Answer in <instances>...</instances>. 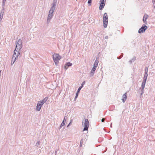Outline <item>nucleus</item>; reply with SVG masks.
Returning a JSON list of instances; mask_svg holds the SVG:
<instances>
[{
	"instance_id": "1",
	"label": "nucleus",
	"mask_w": 155,
	"mask_h": 155,
	"mask_svg": "<svg viewBox=\"0 0 155 155\" xmlns=\"http://www.w3.org/2000/svg\"><path fill=\"white\" fill-rule=\"evenodd\" d=\"M147 78V77L144 76L143 78V80L142 83L141 88H140V90L141 91V95H142L143 93V90L145 87Z\"/></svg>"
},
{
	"instance_id": "2",
	"label": "nucleus",
	"mask_w": 155,
	"mask_h": 155,
	"mask_svg": "<svg viewBox=\"0 0 155 155\" xmlns=\"http://www.w3.org/2000/svg\"><path fill=\"white\" fill-rule=\"evenodd\" d=\"M98 62V60H97V59H96L94 64V66L93 68H92V69L90 72V74L91 76H93L94 73V72L96 69L97 67V66Z\"/></svg>"
},
{
	"instance_id": "3",
	"label": "nucleus",
	"mask_w": 155,
	"mask_h": 155,
	"mask_svg": "<svg viewBox=\"0 0 155 155\" xmlns=\"http://www.w3.org/2000/svg\"><path fill=\"white\" fill-rule=\"evenodd\" d=\"M53 58L55 64L57 65L59 61L61 58V57L58 54H56L53 55Z\"/></svg>"
},
{
	"instance_id": "4",
	"label": "nucleus",
	"mask_w": 155,
	"mask_h": 155,
	"mask_svg": "<svg viewBox=\"0 0 155 155\" xmlns=\"http://www.w3.org/2000/svg\"><path fill=\"white\" fill-rule=\"evenodd\" d=\"M103 21L104 26V28H106L108 23V16L106 13H104L103 17Z\"/></svg>"
},
{
	"instance_id": "5",
	"label": "nucleus",
	"mask_w": 155,
	"mask_h": 155,
	"mask_svg": "<svg viewBox=\"0 0 155 155\" xmlns=\"http://www.w3.org/2000/svg\"><path fill=\"white\" fill-rule=\"evenodd\" d=\"M16 48L18 50V49H20L22 47V40L20 39L18 40L17 42H16Z\"/></svg>"
},
{
	"instance_id": "6",
	"label": "nucleus",
	"mask_w": 155,
	"mask_h": 155,
	"mask_svg": "<svg viewBox=\"0 0 155 155\" xmlns=\"http://www.w3.org/2000/svg\"><path fill=\"white\" fill-rule=\"evenodd\" d=\"M89 126V122L87 119H85V120L84 126V127L83 131L87 130Z\"/></svg>"
},
{
	"instance_id": "7",
	"label": "nucleus",
	"mask_w": 155,
	"mask_h": 155,
	"mask_svg": "<svg viewBox=\"0 0 155 155\" xmlns=\"http://www.w3.org/2000/svg\"><path fill=\"white\" fill-rule=\"evenodd\" d=\"M147 27L145 25H143L142 27L140 28L138 31L139 33H143L147 29Z\"/></svg>"
},
{
	"instance_id": "8",
	"label": "nucleus",
	"mask_w": 155,
	"mask_h": 155,
	"mask_svg": "<svg viewBox=\"0 0 155 155\" xmlns=\"http://www.w3.org/2000/svg\"><path fill=\"white\" fill-rule=\"evenodd\" d=\"M85 84V81H83L80 87L78 89V90L77 92V93L76 94V96L75 97V99H76L77 97H78V94L79 93L81 89L83 87V85Z\"/></svg>"
},
{
	"instance_id": "9",
	"label": "nucleus",
	"mask_w": 155,
	"mask_h": 155,
	"mask_svg": "<svg viewBox=\"0 0 155 155\" xmlns=\"http://www.w3.org/2000/svg\"><path fill=\"white\" fill-rule=\"evenodd\" d=\"M105 1L106 0H102L101 1L99 8L100 10H101L104 8L105 5Z\"/></svg>"
},
{
	"instance_id": "10",
	"label": "nucleus",
	"mask_w": 155,
	"mask_h": 155,
	"mask_svg": "<svg viewBox=\"0 0 155 155\" xmlns=\"http://www.w3.org/2000/svg\"><path fill=\"white\" fill-rule=\"evenodd\" d=\"M52 6L51 7L49 11V13H53L54 10L55 8L56 5L54 4H51Z\"/></svg>"
},
{
	"instance_id": "11",
	"label": "nucleus",
	"mask_w": 155,
	"mask_h": 155,
	"mask_svg": "<svg viewBox=\"0 0 155 155\" xmlns=\"http://www.w3.org/2000/svg\"><path fill=\"white\" fill-rule=\"evenodd\" d=\"M16 48L15 49V50L14 51V54L13 55V57L12 58V60L14 58V61L13 62V64H13L14 63V62H15V61L16 60V57L15 56H15H18H18H17L16 55V52H15V51H16Z\"/></svg>"
},
{
	"instance_id": "12",
	"label": "nucleus",
	"mask_w": 155,
	"mask_h": 155,
	"mask_svg": "<svg viewBox=\"0 0 155 155\" xmlns=\"http://www.w3.org/2000/svg\"><path fill=\"white\" fill-rule=\"evenodd\" d=\"M72 65V63L70 62L67 63L64 65V68L65 70H67L69 67L71 66Z\"/></svg>"
},
{
	"instance_id": "13",
	"label": "nucleus",
	"mask_w": 155,
	"mask_h": 155,
	"mask_svg": "<svg viewBox=\"0 0 155 155\" xmlns=\"http://www.w3.org/2000/svg\"><path fill=\"white\" fill-rule=\"evenodd\" d=\"M148 17V15L146 14H145L143 16V22L146 24H147V22L146 21V20L147 18Z\"/></svg>"
},
{
	"instance_id": "14",
	"label": "nucleus",
	"mask_w": 155,
	"mask_h": 155,
	"mask_svg": "<svg viewBox=\"0 0 155 155\" xmlns=\"http://www.w3.org/2000/svg\"><path fill=\"white\" fill-rule=\"evenodd\" d=\"M53 13H51L49 12V14L48 16V19H47V21L48 22H49L51 19L52 18V17L53 16V15H52Z\"/></svg>"
},
{
	"instance_id": "15",
	"label": "nucleus",
	"mask_w": 155,
	"mask_h": 155,
	"mask_svg": "<svg viewBox=\"0 0 155 155\" xmlns=\"http://www.w3.org/2000/svg\"><path fill=\"white\" fill-rule=\"evenodd\" d=\"M123 99H122V100L123 103H124L125 101L127 99V93H125L123 95Z\"/></svg>"
},
{
	"instance_id": "16",
	"label": "nucleus",
	"mask_w": 155,
	"mask_h": 155,
	"mask_svg": "<svg viewBox=\"0 0 155 155\" xmlns=\"http://www.w3.org/2000/svg\"><path fill=\"white\" fill-rule=\"evenodd\" d=\"M41 107V106L40 104L38 102V104H37V106H36V107L37 108V110L38 111L40 110Z\"/></svg>"
},
{
	"instance_id": "17",
	"label": "nucleus",
	"mask_w": 155,
	"mask_h": 155,
	"mask_svg": "<svg viewBox=\"0 0 155 155\" xmlns=\"http://www.w3.org/2000/svg\"><path fill=\"white\" fill-rule=\"evenodd\" d=\"M135 60L136 57H134L131 60H130L129 61V62L131 64L132 62H134Z\"/></svg>"
},
{
	"instance_id": "18",
	"label": "nucleus",
	"mask_w": 155,
	"mask_h": 155,
	"mask_svg": "<svg viewBox=\"0 0 155 155\" xmlns=\"http://www.w3.org/2000/svg\"><path fill=\"white\" fill-rule=\"evenodd\" d=\"M48 99V98L47 97H45L43 99V100H42L41 101H43V102L44 103L46 102Z\"/></svg>"
},
{
	"instance_id": "19",
	"label": "nucleus",
	"mask_w": 155,
	"mask_h": 155,
	"mask_svg": "<svg viewBox=\"0 0 155 155\" xmlns=\"http://www.w3.org/2000/svg\"><path fill=\"white\" fill-rule=\"evenodd\" d=\"M65 124V123H64V121H63L62 123H61V124L60 126V128H59V129H60L63 126H64Z\"/></svg>"
},
{
	"instance_id": "20",
	"label": "nucleus",
	"mask_w": 155,
	"mask_h": 155,
	"mask_svg": "<svg viewBox=\"0 0 155 155\" xmlns=\"http://www.w3.org/2000/svg\"><path fill=\"white\" fill-rule=\"evenodd\" d=\"M5 11L4 7H3V8H2V9L1 11L0 14H3H3Z\"/></svg>"
},
{
	"instance_id": "21",
	"label": "nucleus",
	"mask_w": 155,
	"mask_h": 155,
	"mask_svg": "<svg viewBox=\"0 0 155 155\" xmlns=\"http://www.w3.org/2000/svg\"><path fill=\"white\" fill-rule=\"evenodd\" d=\"M40 141L38 140L37 141V143H36V146L38 147V146L40 145Z\"/></svg>"
},
{
	"instance_id": "22",
	"label": "nucleus",
	"mask_w": 155,
	"mask_h": 155,
	"mask_svg": "<svg viewBox=\"0 0 155 155\" xmlns=\"http://www.w3.org/2000/svg\"><path fill=\"white\" fill-rule=\"evenodd\" d=\"M123 54L122 53L121 54V55L120 56L117 57V58L119 59H120L123 57Z\"/></svg>"
},
{
	"instance_id": "23",
	"label": "nucleus",
	"mask_w": 155,
	"mask_h": 155,
	"mask_svg": "<svg viewBox=\"0 0 155 155\" xmlns=\"http://www.w3.org/2000/svg\"><path fill=\"white\" fill-rule=\"evenodd\" d=\"M38 102L40 104L41 106H42V105H43V104H44V103L41 101H38Z\"/></svg>"
},
{
	"instance_id": "24",
	"label": "nucleus",
	"mask_w": 155,
	"mask_h": 155,
	"mask_svg": "<svg viewBox=\"0 0 155 155\" xmlns=\"http://www.w3.org/2000/svg\"><path fill=\"white\" fill-rule=\"evenodd\" d=\"M83 143V139H82L80 141V147H82V144Z\"/></svg>"
},
{
	"instance_id": "25",
	"label": "nucleus",
	"mask_w": 155,
	"mask_h": 155,
	"mask_svg": "<svg viewBox=\"0 0 155 155\" xmlns=\"http://www.w3.org/2000/svg\"><path fill=\"white\" fill-rule=\"evenodd\" d=\"M57 1V0H54L53 2V3H52V4H55V5H56Z\"/></svg>"
},
{
	"instance_id": "26",
	"label": "nucleus",
	"mask_w": 155,
	"mask_h": 155,
	"mask_svg": "<svg viewBox=\"0 0 155 155\" xmlns=\"http://www.w3.org/2000/svg\"><path fill=\"white\" fill-rule=\"evenodd\" d=\"M91 2H92V0H88L87 3L88 4H90V5H91Z\"/></svg>"
},
{
	"instance_id": "27",
	"label": "nucleus",
	"mask_w": 155,
	"mask_h": 155,
	"mask_svg": "<svg viewBox=\"0 0 155 155\" xmlns=\"http://www.w3.org/2000/svg\"><path fill=\"white\" fill-rule=\"evenodd\" d=\"M5 2H2V8H3V7H4V6L5 5Z\"/></svg>"
},
{
	"instance_id": "28",
	"label": "nucleus",
	"mask_w": 155,
	"mask_h": 155,
	"mask_svg": "<svg viewBox=\"0 0 155 155\" xmlns=\"http://www.w3.org/2000/svg\"><path fill=\"white\" fill-rule=\"evenodd\" d=\"M153 2H154V3H153V5L154 6V8H155V0H153Z\"/></svg>"
},
{
	"instance_id": "29",
	"label": "nucleus",
	"mask_w": 155,
	"mask_h": 155,
	"mask_svg": "<svg viewBox=\"0 0 155 155\" xmlns=\"http://www.w3.org/2000/svg\"><path fill=\"white\" fill-rule=\"evenodd\" d=\"M148 74L147 73H145V74H144V76L145 77H147V76H148Z\"/></svg>"
},
{
	"instance_id": "30",
	"label": "nucleus",
	"mask_w": 155,
	"mask_h": 155,
	"mask_svg": "<svg viewBox=\"0 0 155 155\" xmlns=\"http://www.w3.org/2000/svg\"><path fill=\"white\" fill-rule=\"evenodd\" d=\"M147 72H148V68H146L145 69V73H147Z\"/></svg>"
},
{
	"instance_id": "31",
	"label": "nucleus",
	"mask_w": 155,
	"mask_h": 155,
	"mask_svg": "<svg viewBox=\"0 0 155 155\" xmlns=\"http://www.w3.org/2000/svg\"><path fill=\"white\" fill-rule=\"evenodd\" d=\"M104 120H105V118H103L102 119H101V122H103L104 121Z\"/></svg>"
},
{
	"instance_id": "32",
	"label": "nucleus",
	"mask_w": 155,
	"mask_h": 155,
	"mask_svg": "<svg viewBox=\"0 0 155 155\" xmlns=\"http://www.w3.org/2000/svg\"><path fill=\"white\" fill-rule=\"evenodd\" d=\"M6 0H3L2 2H5Z\"/></svg>"
},
{
	"instance_id": "33",
	"label": "nucleus",
	"mask_w": 155,
	"mask_h": 155,
	"mask_svg": "<svg viewBox=\"0 0 155 155\" xmlns=\"http://www.w3.org/2000/svg\"><path fill=\"white\" fill-rule=\"evenodd\" d=\"M108 38V36H106L105 37V38Z\"/></svg>"
},
{
	"instance_id": "34",
	"label": "nucleus",
	"mask_w": 155,
	"mask_h": 155,
	"mask_svg": "<svg viewBox=\"0 0 155 155\" xmlns=\"http://www.w3.org/2000/svg\"><path fill=\"white\" fill-rule=\"evenodd\" d=\"M65 117H64V120L63 121H64V120H65Z\"/></svg>"
},
{
	"instance_id": "35",
	"label": "nucleus",
	"mask_w": 155,
	"mask_h": 155,
	"mask_svg": "<svg viewBox=\"0 0 155 155\" xmlns=\"http://www.w3.org/2000/svg\"><path fill=\"white\" fill-rule=\"evenodd\" d=\"M13 63V62H12H12H11V65H12L13 64H12Z\"/></svg>"
},
{
	"instance_id": "36",
	"label": "nucleus",
	"mask_w": 155,
	"mask_h": 155,
	"mask_svg": "<svg viewBox=\"0 0 155 155\" xmlns=\"http://www.w3.org/2000/svg\"><path fill=\"white\" fill-rule=\"evenodd\" d=\"M20 54V53H19V52H18V54L19 55V54Z\"/></svg>"
},
{
	"instance_id": "37",
	"label": "nucleus",
	"mask_w": 155,
	"mask_h": 155,
	"mask_svg": "<svg viewBox=\"0 0 155 155\" xmlns=\"http://www.w3.org/2000/svg\"><path fill=\"white\" fill-rule=\"evenodd\" d=\"M17 50H18L17 49H16V51H15V52H16H16H18V51H17Z\"/></svg>"
},
{
	"instance_id": "38",
	"label": "nucleus",
	"mask_w": 155,
	"mask_h": 155,
	"mask_svg": "<svg viewBox=\"0 0 155 155\" xmlns=\"http://www.w3.org/2000/svg\"><path fill=\"white\" fill-rule=\"evenodd\" d=\"M70 123H71V122H70V123L68 124V126L70 125Z\"/></svg>"
},
{
	"instance_id": "39",
	"label": "nucleus",
	"mask_w": 155,
	"mask_h": 155,
	"mask_svg": "<svg viewBox=\"0 0 155 155\" xmlns=\"http://www.w3.org/2000/svg\"><path fill=\"white\" fill-rule=\"evenodd\" d=\"M56 152H57L55 151V154L56 153Z\"/></svg>"
},
{
	"instance_id": "40",
	"label": "nucleus",
	"mask_w": 155,
	"mask_h": 155,
	"mask_svg": "<svg viewBox=\"0 0 155 155\" xmlns=\"http://www.w3.org/2000/svg\"><path fill=\"white\" fill-rule=\"evenodd\" d=\"M13 61V62L14 61V58L12 60V61Z\"/></svg>"
},
{
	"instance_id": "41",
	"label": "nucleus",
	"mask_w": 155,
	"mask_h": 155,
	"mask_svg": "<svg viewBox=\"0 0 155 155\" xmlns=\"http://www.w3.org/2000/svg\"><path fill=\"white\" fill-rule=\"evenodd\" d=\"M110 127H112V125H111H111H110Z\"/></svg>"
}]
</instances>
